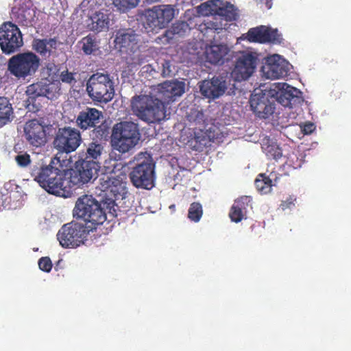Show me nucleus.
<instances>
[{"label": "nucleus", "mask_w": 351, "mask_h": 351, "mask_svg": "<svg viewBox=\"0 0 351 351\" xmlns=\"http://www.w3.org/2000/svg\"><path fill=\"white\" fill-rule=\"evenodd\" d=\"M31 176L49 194L64 198L73 194L67 182L66 169L56 157L51 158L49 165L34 166Z\"/></svg>", "instance_id": "1"}, {"label": "nucleus", "mask_w": 351, "mask_h": 351, "mask_svg": "<svg viewBox=\"0 0 351 351\" xmlns=\"http://www.w3.org/2000/svg\"><path fill=\"white\" fill-rule=\"evenodd\" d=\"M131 108L135 115L149 123H160L166 116L165 102L152 95H141L133 97Z\"/></svg>", "instance_id": "2"}, {"label": "nucleus", "mask_w": 351, "mask_h": 351, "mask_svg": "<svg viewBox=\"0 0 351 351\" xmlns=\"http://www.w3.org/2000/svg\"><path fill=\"white\" fill-rule=\"evenodd\" d=\"M73 215L75 218L82 219L85 222L84 225L92 230L106 220L104 208L92 195H83L77 198L73 210Z\"/></svg>", "instance_id": "3"}, {"label": "nucleus", "mask_w": 351, "mask_h": 351, "mask_svg": "<svg viewBox=\"0 0 351 351\" xmlns=\"http://www.w3.org/2000/svg\"><path fill=\"white\" fill-rule=\"evenodd\" d=\"M141 133L138 124L132 121L116 123L112 130L111 145L113 149L125 154L134 148L139 142Z\"/></svg>", "instance_id": "4"}, {"label": "nucleus", "mask_w": 351, "mask_h": 351, "mask_svg": "<svg viewBox=\"0 0 351 351\" xmlns=\"http://www.w3.org/2000/svg\"><path fill=\"white\" fill-rule=\"evenodd\" d=\"M86 92L93 101L106 104L113 99L114 82L109 74L97 72L88 80Z\"/></svg>", "instance_id": "5"}, {"label": "nucleus", "mask_w": 351, "mask_h": 351, "mask_svg": "<svg viewBox=\"0 0 351 351\" xmlns=\"http://www.w3.org/2000/svg\"><path fill=\"white\" fill-rule=\"evenodd\" d=\"M40 58L33 51L18 53L10 58L8 69L17 78H23L34 75L39 68Z\"/></svg>", "instance_id": "6"}, {"label": "nucleus", "mask_w": 351, "mask_h": 351, "mask_svg": "<svg viewBox=\"0 0 351 351\" xmlns=\"http://www.w3.org/2000/svg\"><path fill=\"white\" fill-rule=\"evenodd\" d=\"M91 228L84 223L71 222L62 226L57 234L60 244L64 248H76L83 244Z\"/></svg>", "instance_id": "7"}, {"label": "nucleus", "mask_w": 351, "mask_h": 351, "mask_svg": "<svg viewBox=\"0 0 351 351\" xmlns=\"http://www.w3.org/2000/svg\"><path fill=\"white\" fill-rule=\"evenodd\" d=\"M99 168V163L97 161H89L87 159L77 161L73 168H66L70 189L90 182L97 173Z\"/></svg>", "instance_id": "8"}, {"label": "nucleus", "mask_w": 351, "mask_h": 351, "mask_svg": "<svg viewBox=\"0 0 351 351\" xmlns=\"http://www.w3.org/2000/svg\"><path fill=\"white\" fill-rule=\"evenodd\" d=\"M129 176L136 188L150 190L155 185V163L147 158L133 167Z\"/></svg>", "instance_id": "9"}, {"label": "nucleus", "mask_w": 351, "mask_h": 351, "mask_svg": "<svg viewBox=\"0 0 351 351\" xmlns=\"http://www.w3.org/2000/svg\"><path fill=\"white\" fill-rule=\"evenodd\" d=\"M61 43L57 37L34 38L32 43V49L37 53L40 60L48 62L46 68L49 72L56 70L53 62L54 58L58 56V48Z\"/></svg>", "instance_id": "10"}, {"label": "nucleus", "mask_w": 351, "mask_h": 351, "mask_svg": "<svg viewBox=\"0 0 351 351\" xmlns=\"http://www.w3.org/2000/svg\"><path fill=\"white\" fill-rule=\"evenodd\" d=\"M258 60L256 53L239 51L231 72L232 77L237 82L247 80L254 73Z\"/></svg>", "instance_id": "11"}, {"label": "nucleus", "mask_w": 351, "mask_h": 351, "mask_svg": "<svg viewBox=\"0 0 351 351\" xmlns=\"http://www.w3.org/2000/svg\"><path fill=\"white\" fill-rule=\"evenodd\" d=\"M23 45L22 34L17 25L6 22L0 27V47L4 53H14Z\"/></svg>", "instance_id": "12"}, {"label": "nucleus", "mask_w": 351, "mask_h": 351, "mask_svg": "<svg viewBox=\"0 0 351 351\" xmlns=\"http://www.w3.org/2000/svg\"><path fill=\"white\" fill-rule=\"evenodd\" d=\"M82 143L80 131L71 127L59 128L54 138V147L62 153L75 151Z\"/></svg>", "instance_id": "13"}, {"label": "nucleus", "mask_w": 351, "mask_h": 351, "mask_svg": "<svg viewBox=\"0 0 351 351\" xmlns=\"http://www.w3.org/2000/svg\"><path fill=\"white\" fill-rule=\"evenodd\" d=\"M174 12L170 5H155L145 11V23L152 29L165 28L173 19Z\"/></svg>", "instance_id": "14"}, {"label": "nucleus", "mask_w": 351, "mask_h": 351, "mask_svg": "<svg viewBox=\"0 0 351 351\" xmlns=\"http://www.w3.org/2000/svg\"><path fill=\"white\" fill-rule=\"evenodd\" d=\"M261 71L267 79L282 78L288 75L289 63L280 55L274 54L265 58Z\"/></svg>", "instance_id": "15"}, {"label": "nucleus", "mask_w": 351, "mask_h": 351, "mask_svg": "<svg viewBox=\"0 0 351 351\" xmlns=\"http://www.w3.org/2000/svg\"><path fill=\"white\" fill-rule=\"evenodd\" d=\"M47 125L37 119L29 120L25 125L24 134L27 142L32 147H40L47 141Z\"/></svg>", "instance_id": "16"}, {"label": "nucleus", "mask_w": 351, "mask_h": 351, "mask_svg": "<svg viewBox=\"0 0 351 351\" xmlns=\"http://www.w3.org/2000/svg\"><path fill=\"white\" fill-rule=\"evenodd\" d=\"M250 42L259 43H280L282 38L277 29L265 25L250 28L246 36Z\"/></svg>", "instance_id": "17"}, {"label": "nucleus", "mask_w": 351, "mask_h": 351, "mask_svg": "<svg viewBox=\"0 0 351 351\" xmlns=\"http://www.w3.org/2000/svg\"><path fill=\"white\" fill-rule=\"evenodd\" d=\"M250 107L254 114L261 119H267L275 110L274 99H269L265 93L252 94L250 100Z\"/></svg>", "instance_id": "18"}, {"label": "nucleus", "mask_w": 351, "mask_h": 351, "mask_svg": "<svg viewBox=\"0 0 351 351\" xmlns=\"http://www.w3.org/2000/svg\"><path fill=\"white\" fill-rule=\"evenodd\" d=\"M114 43L120 51L129 54L134 53L139 48L138 35L130 28L117 30Z\"/></svg>", "instance_id": "19"}, {"label": "nucleus", "mask_w": 351, "mask_h": 351, "mask_svg": "<svg viewBox=\"0 0 351 351\" xmlns=\"http://www.w3.org/2000/svg\"><path fill=\"white\" fill-rule=\"evenodd\" d=\"M103 113L95 108L86 107L76 116V125L82 131L92 129L101 123Z\"/></svg>", "instance_id": "20"}, {"label": "nucleus", "mask_w": 351, "mask_h": 351, "mask_svg": "<svg viewBox=\"0 0 351 351\" xmlns=\"http://www.w3.org/2000/svg\"><path fill=\"white\" fill-rule=\"evenodd\" d=\"M30 0H19L12 8L15 21L21 25L29 26L35 16V11Z\"/></svg>", "instance_id": "21"}, {"label": "nucleus", "mask_w": 351, "mask_h": 351, "mask_svg": "<svg viewBox=\"0 0 351 351\" xmlns=\"http://www.w3.org/2000/svg\"><path fill=\"white\" fill-rule=\"evenodd\" d=\"M20 186L14 180L6 182L0 191V210L2 208H11L12 203L21 197Z\"/></svg>", "instance_id": "22"}, {"label": "nucleus", "mask_w": 351, "mask_h": 351, "mask_svg": "<svg viewBox=\"0 0 351 351\" xmlns=\"http://www.w3.org/2000/svg\"><path fill=\"white\" fill-rule=\"evenodd\" d=\"M230 49L226 44H212L206 47L205 57L213 64H223L228 60Z\"/></svg>", "instance_id": "23"}, {"label": "nucleus", "mask_w": 351, "mask_h": 351, "mask_svg": "<svg viewBox=\"0 0 351 351\" xmlns=\"http://www.w3.org/2000/svg\"><path fill=\"white\" fill-rule=\"evenodd\" d=\"M199 89L204 97L215 99L225 93L226 84L222 78L214 77L210 80H204L199 86Z\"/></svg>", "instance_id": "24"}, {"label": "nucleus", "mask_w": 351, "mask_h": 351, "mask_svg": "<svg viewBox=\"0 0 351 351\" xmlns=\"http://www.w3.org/2000/svg\"><path fill=\"white\" fill-rule=\"evenodd\" d=\"M185 90V84L179 81H166L158 85V90L162 94V98L169 102L175 97H180Z\"/></svg>", "instance_id": "25"}, {"label": "nucleus", "mask_w": 351, "mask_h": 351, "mask_svg": "<svg viewBox=\"0 0 351 351\" xmlns=\"http://www.w3.org/2000/svg\"><path fill=\"white\" fill-rule=\"evenodd\" d=\"M27 92H32L33 95L29 97V98L27 99L26 107L29 111H32L34 112H35V111L38 110V107L35 106V101L36 97L40 96H45L49 99H51L52 97L51 92L49 91V84H32L28 87Z\"/></svg>", "instance_id": "26"}, {"label": "nucleus", "mask_w": 351, "mask_h": 351, "mask_svg": "<svg viewBox=\"0 0 351 351\" xmlns=\"http://www.w3.org/2000/svg\"><path fill=\"white\" fill-rule=\"evenodd\" d=\"M110 23L109 16L107 14L99 11L95 12L90 16L87 23L88 28L93 32H100L108 29Z\"/></svg>", "instance_id": "27"}, {"label": "nucleus", "mask_w": 351, "mask_h": 351, "mask_svg": "<svg viewBox=\"0 0 351 351\" xmlns=\"http://www.w3.org/2000/svg\"><path fill=\"white\" fill-rule=\"evenodd\" d=\"M261 148L269 159L278 160L282 156V149L276 141L269 137H265L261 141Z\"/></svg>", "instance_id": "28"}, {"label": "nucleus", "mask_w": 351, "mask_h": 351, "mask_svg": "<svg viewBox=\"0 0 351 351\" xmlns=\"http://www.w3.org/2000/svg\"><path fill=\"white\" fill-rule=\"evenodd\" d=\"M277 88L278 91L276 94V100L284 106H290L291 100L295 97L294 92L296 91V88L285 83H278Z\"/></svg>", "instance_id": "29"}, {"label": "nucleus", "mask_w": 351, "mask_h": 351, "mask_svg": "<svg viewBox=\"0 0 351 351\" xmlns=\"http://www.w3.org/2000/svg\"><path fill=\"white\" fill-rule=\"evenodd\" d=\"M226 24L222 21H219L217 18H213V20H204L197 25L198 30L204 36H213L216 32L219 33V30L223 29Z\"/></svg>", "instance_id": "30"}, {"label": "nucleus", "mask_w": 351, "mask_h": 351, "mask_svg": "<svg viewBox=\"0 0 351 351\" xmlns=\"http://www.w3.org/2000/svg\"><path fill=\"white\" fill-rule=\"evenodd\" d=\"M223 2L222 0H210L198 6V12L204 16H213L217 18Z\"/></svg>", "instance_id": "31"}, {"label": "nucleus", "mask_w": 351, "mask_h": 351, "mask_svg": "<svg viewBox=\"0 0 351 351\" xmlns=\"http://www.w3.org/2000/svg\"><path fill=\"white\" fill-rule=\"evenodd\" d=\"M13 108L10 100L5 97H0V128L12 120Z\"/></svg>", "instance_id": "32"}, {"label": "nucleus", "mask_w": 351, "mask_h": 351, "mask_svg": "<svg viewBox=\"0 0 351 351\" xmlns=\"http://www.w3.org/2000/svg\"><path fill=\"white\" fill-rule=\"evenodd\" d=\"M110 193L114 196L120 195L125 189V174L120 173L119 175L115 176L114 173H110Z\"/></svg>", "instance_id": "33"}, {"label": "nucleus", "mask_w": 351, "mask_h": 351, "mask_svg": "<svg viewBox=\"0 0 351 351\" xmlns=\"http://www.w3.org/2000/svg\"><path fill=\"white\" fill-rule=\"evenodd\" d=\"M187 120L191 126H194L193 129L206 128V119L201 110L191 109L187 114Z\"/></svg>", "instance_id": "34"}, {"label": "nucleus", "mask_w": 351, "mask_h": 351, "mask_svg": "<svg viewBox=\"0 0 351 351\" xmlns=\"http://www.w3.org/2000/svg\"><path fill=\"white\" fill-rule=\"evenodd\" d=\"M110 175L106 173L100 176L99 182L95 187V194L97 196L104 197L108 196V193H110Z\"/></svg>", "instance_id": "35"}, {"label": "nucleus", "mask_w": 351, "mask_h": 351, "mask_svg": "<svg viewBox=\"0 0 351 351\" xmlns=\"http://www.w3.org/2000/svg\"><path fill=\"white\" fill-rule=\"evenodd\" d=\"M220 13L218 16L220 20H225L226 21H233L237 20L238 17L237 10L233 5L228 3L226 4L223 3L221 9L219 10Z\"/></svg>", "instance_id": "36"}, {"label": "nucleus", "mask_w": 351, "mask_h": 351, "mask_svg": "<svg viewBox=\"0 0 351 351\" xmlns=\"http://www.w3.org/2000/svg\"><path fill=\"white\" fill-rule=\"evenodd\" d=\"M255 186L257 190L262 194H267L271 190V179L263 173L258 176L255 180Z\"/></svg>", "instance_id": "37"}, {"label": "nucleus", "mask_w": 351, "mask_h": 351, "mask_svg": "<svg viewBox=\"0 0 351 351\" xmlns=\"http://www.w3.org/2000/svg\"><path fill=\"white\" fill-rule=\"evenodd\" d=\"M80 43L82 44V49L86 55H90L99 49L96 38L91 34L84 37Z\"/></svg>", "instance_id": "38"}, {"label": "nucleus", "mask_w": 351, "mask_h": 351, "mask_svg": "<svg viewBox=\"0 0 351 351\" xmlns=\"http://www.w3.org/2000/svg\"><path fill=\"white\" fill-rule=\"evenodd\" d=\"M102 150L103 146L100 143L92 142L89 143L87 147L84 159H87L89 161H97L101 156Z\"/></svg>", "instance_id": "39"}, {"label": "nucleus", "mask_w": 351, "mask_h": 351, "mask_svg": "<svg viewBox=\"0 0 351 351\" xmlns=\"http://www.w3.org/2000/svg\"><path fill=\"white\" fill-rule=\"evenodd\" d=\"M203 215L202 204L199 202H193L191 204L188 212L189 219L194 222H198Z\"/></svg>", "instance_id": "40"}, {"label": "nucleus", "mask_w": 351, "mask_h": 351, "mask_svg": "<svg viewBox=\"0 0 351 351\" xmlns=\"http://www.w3.org/2000/svg\"><path fill=\"white\" fill-rule=\"evenodd\" d=\"M194 130V141L199 144V147L206 146L209 143V136L207 134L205 128H197Z\"/></svg>", "instance_id": "41"}, {"label": "nucleus", "mask_w": 351, "mask_h": 351, "mask_svg": "<svg viewBox=\"0 0 351 351\" xmlns=\"http://www.w3.org/2000/svg\"><path fill=\"white\" fill-rule=\"evenodd\" d=\"M92 129L93 139H106L108 135V127L104 123H99L96 126L93 127Z\"/></svg>", "instance_id": "42"}, {"label": "nucleus", "mask_w": 351, "mask_h": 351, "mask_svg": "<svg viewBox=\"0 0 351 351\" xmlns=\"http://www.w3.org/2000/svg\"><path fill=\"white\" fill-rule=\"evenodd\" d=\"M252 198L250 196H242L234 201L233 204L234 208L241 209L245 214L247 213L248 207H252Z\"/></svg>", "instance_id": "43"}, {"label": "nucleus", "mask_w": 351, "mask_h": 351, "mask_svg": "<svg viewBox=\"0 0 351 351\" xmlns=\"http://www.w3.org/2000/svg\"><path fill=\"white\" fill-rule=\"evenodd\" d=\"M112 1L114 5L123 12L136 7L139 3V0H112Z\"/></svg>", "instance_id": "44"}, {"label": "nucleus", "mask_w": 351, "mask_h": 351, "mask_svg": "<svg viewBox=\"0 0 351 351\" xmlns=\"http://www.w3.org/2000/svg\"><path fill=\"white\" fill-rule=\"evenodd\" d=\"M16 164L21 167H27L32 162L29 154L27 152H19L14 158Z\"/></svg>", "instance_id": "45"}, {"label": "nucleus", "mask_w": 351, "mask_h": 351, "mask_svg": "<svg viewBox=\"0 0 351 351\" xmlns=\"http://www.w3.org/2000/svg\"><path fill=\"white\" fill-rule=\"evenodd\" d=\"M245 215V214L242 212L241 209L234 208V206H232L229 213V217L232 221L239 223L243 219Z\"/></svg>", "instance_id": "46"}, {"label": "nucleus", "mask_w": 351, "mask_h": 351, "mask_svg": "<svg viewBox=\"0 0 351 351\" xmlns=\"http://www.w3.org/2000/svg\"><path fill=\"white\" fill-rule=\"evenodd\" d=\"M38 266L42 271L49 272L51 270L53 265L51 259L47 256H45L38 260Z\"/></svg>", "instance_id": "47"}, {"label": "nucleus", "mask_w": 351, "mask_h": 351, "mask_svg": "<svg viewBox=\"0 0 351 351\" xmlns=\"http://www.w3.org/2000/svg\"><path fill=\"white\" fill-rule=\"evenodd\" d=\"M75 73L69 72L68 70L62 71L60 75V79L63 83H66L69 84H75L76 80L75 79Z\"/></svg>", "instance_id": "48"}, {"label": "nucleus", "mask_w": 351, "mask_h": 351, "mask_svg": "<svg viewBox=\"0 0 351 351\" xmlns=\"http://www.w3.org/2000/svg\"><path fill=\"white\" fill-rule=\"evenodd\" d=\"M188 28V25L184 22L176 23L172 27V32L174 34L182 35Z\"/></svg>", "instance_id": "49"}, {"label": "nucleus", "mask_w": 351, "mask_h": 351, "mask_svg": "<svg viewBox=\"0 0 351 351\" xmlns=\"http://www.w3.org/2000/svg\"><path fill=\"white\" fill-rule=\"evenodd\" d=\"M162 75L163 77H169L173 74L171 63L169 60H165L162 64Z\"/></svg>", "instance_id": "50"}, {"label": "nucleus", "mask_w": 351, "mask_h": 351, "mask_svg": "<svg viewBox=\"0 0 351 351\" xmlns=\"http://www.w3.org/2000/svg\"><path fill=\"white\" fill-rule=\"evenodd\" d=\"M295 199L293 198V197L291 196H289V197L287 198L286 200L285 201H282V202L280 203V208L282 210H285L287 209H290L293 206H294L295 205Z\"/></svg>", "instance_id": "51"}, {"label": "nucleus", "mask_w": 351, "mask_h": 351, "mask_svg": "<svg viewBox=\"0 0 351 351\" xmlns=\"http://www.w3.org/2000/svg\"><path fill=\"white\" fill-rule=\"evenodd\" d=\"M287 162L294 169L300 168L302 165V161L301 160H298L296 155L291 156Z\"/></svg>", "instance_id": "52"}, {"label": "nucleus", "mask_w": 351, "mask_h": 351, "mask_svg": "<svg viewBox=\"0 0 351 351\" xmlns=\"http://www.w3.org/2000/svg\"><path fill=\"white\" fill-rule=\"evenodd\" d=\"M315 126L314 123L308 122L304 125L302 130L304 134H309L312 133L315 130Z\"/></svg>", "instance_id": "53"}]
</instances>
